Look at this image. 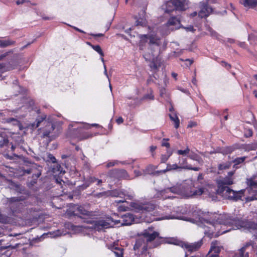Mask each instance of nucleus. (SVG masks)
<instances>
[{
	"instance_id": "obj_31",
	"label": "nucleus",
	"mask_w": 257,
	"mask_h": 257,
	"mask_svg": "<svg viewBox=\"0 0 257 257\" xmlns=\"http://www.w3.org/2000/svg\"><path fill=\"white\" fill-rule=\"evenodd\" d=\"M14 68L12 66H7V64L5 63H0V77H2L3 73L10 71L13 69Z\"/></svg>"
},
{
	"instance_id": "obj_26",
	"label": "nucleus",
	"mask_w": 257,
	"mask_h": 257,
	"mask_svg": "<svg viewBox=\"0 0 257 257\" xmlns=\"http://www.w3.org/2000/svg\"><path fill=\"white\" fill-rule=\"evenodd\" d=\"M240 3L245 7L253 8L257 6V0H240Z\"/></svg>"
},
{
	"instance_id": "obj_15",
	"label": "nucleus",
	"mask_w": 257,
	"mask_h": 257,
	"mask_svg": "<svg viewBox=\"0 0 257 257\" xmlns=\"http://www.w3.org/2000/svg\"><path fill=\"white\" fill-rule=\"evenodd\" d=\"M162 7L165 13L170 14L174 11H177V8L173 0L167 1L162 5Z\"/></svg>"
},
{
	"instance_id": "obj_55",
	"label": "nucleus",
	"mask_w": 257,
	"mask_h": 257,
	"mask_svg": "<svg viewBox=\"0 0 257 257\" xmlns=\"http://www.w3.org/2000/svg\"><path fill=\"white\" fill-rule=\"evenodd\" d=\"M18 121L16 118H13V117H9L5 119V122L7 123H11L13 122H17Z\"/></svg>"
},
{
	"instance_id": "obj_11",
	"label": "nucleus",
	"mask_w": 257,
	"mask_h": 257,
	"mask_svg": "<svg viewBox=\"0 0 257 257\" xmlns=\"http://www.w3.org/2000/svg\"><path fill=\"white\" fill-rule=\"evenodd\" d=\"M110 218H107L106 220L100 219L93 221L94 226L95 229L100 230L103 228H107L111 226L109 222Z\"/></svg>"
},
{
	"instance_id": "obj_36",
	"label": "nucleus",
	"mask_w": 257,
	"mask_h": 257,
	"mask_svg": "<svg viewBox=\"0 0 257 257\" xmlns=\"http://www.w3.org/2000/svg\"><path fill=\"white\" fill-rule=\"evenodd\" d=\"M97 180V178L94 177H90L84 183L83 186L84 188H86L91 184L95 183Z\"/></svg>"
},
{
	"instance_id": "obj_13",
	"label": "nucleus",
	"mask_w": 257,
	"mask_h": 257,
	"mask_svg": "<svg viewBox=\"0 0 257 257\" xmlns=\"http://www.w3.org/2000/svg\"><path fill=\"white\" fill-rule=\"evenodd\" d=\"M179 165L181 169H186L189 170H193L198 171L200 168L198 167H192L191 165L188 164L187 158H179Z\"/></svg>"
},
{
	"instance_id": "obj_60",
	"label": "nucleus",
	"mask_w": 257,
	"mask_h": 257,
	"mask_svg": "<svg viewBox=\"0 0 257 257\" xmlns=\"http://www.w3.org/2000/svg\"><path fill=\"white\" fill-rule=\"evenodd\" d=\"M9 53V52H5V53H4L3 54H1L0 55V61L2 60L5 57H6L8 55Z\"/></svg>"
},
{
	"instance_id": "obj_25",
	"label": "nucleus",
	"mask_w": 257,
	"mask_h": 257,
	"mask_svg": "<svg viewBox=\"0 0 257 257\" xmlns=\"http://www.w3.org/2000/svg\"><path fill=\"white\" fill-rule=\"evenodd\" d=\"M180 24V21L176 17L173 16L169 19L165 25L167 27H169L176 26Z\"/></svg>"
},
{
	"instance_id": "obj_19",
	"label": "nucleus",
	"mask_w": 257,
	"mask_h": 257,
	"mask_svg": "<svg viewBox=\"0 0 257 257\" xmlns=\"http://www.w3.org/2000/svg\"><path fill=\"white\" fill-rule=\"evenodd\" d=\"M166 191L165 189L158 191L154 195V198H160L163 200L172 198L173 197L170 195H166Z\"/></svg>"
},
{
	"instance_id": "obj_43",
	"label": "nucleus",
	"mask_w": 257,
	"mask_h": 257,
	"mask_svg": "<svg viewBox=\"0 0 257 257\" xmlns=\"http://www.w3.org/2000/svg\"><path fill=\"white\" fill-rule=\"evenodd\" d=\"M47 161L53 163H56V158L51 153H48L47 155Z\"/></svg>"
},
{
	"instance_id": "obj_14",
	"label": "nucleus",
	"mask_w": 257,
	"mask_h": 257,
	"mask_svg": "<svg viewBox=\"0 0 257 257\" xmlns=\"http://www.w3.org/2000/svg\"><path fill=\"white\" fill-rule=\"evenodd\" d=\"M70 214L82 218L80 216L81 215L89 216H90L91 212L86 210L83 207L79 206L76 207V209L74 211L71 212Z\"/></svg>"
},
{
	"instance_id": "obj_61",
	"label": "nucleus",
	"mask_w": 257,
	"mask_h": 257,
	"mask_svg": "<svg viewBox=\"0 0 257 257\" xmlns=\"http://www.w3.org/2000/svg\"><path fill=\"white\" fill-rule=\"evenodd\" d=\"M208 30L211 32V35L212 36H217L218 35L217 33L214 31L210 27H209Z\"/></svg>"
},
{
	"instance_id": "obj_5",
	"label": "nucleus",
	"mask_w": 257,
	"mask_h": 257,
	"mask_svg": "<svg viewBox=\"0 0 257 257\" xmlns=\"http://www.w3.org/2000/svg\"><path fill=\"white\" fill-rule=\"evenodd\" d=\"M233 184V179L231 177L225 176L222 179L217 181V192L218 194L222 195L225 192H226L227 189L230 188L227 186Z\"/></svg>"
},
{
	"instance_id": "obj_18",
	"label": "nucleus",
	"mask_w": 257,
	"mask_h": 257,
	"mask_svg": "<svg viewBox=\"0 0 257 257\" xmlns=\"http://www.w3.org/2000/svg\"><path fill=\"white\" fill-rule=\"evenodd\" d=\"M175 6L177 8V11H184L186 10V0H173Z\"/></svg>"
},
{
	"instance_id": "obj_10",
	"label": "nucleus",
	"mask_w": 257,
	"mask_h": 257,
	"mask_svg": "<svg viewBox=\"0 0 257 257\" xmlns=\"http://www.w3.org/2000/svg\"><path fill=\"white\" fill-rule=\"evenodd\" d=\"M24 172L28 174H32L33 180L30 182L31 185H34L37 183L38 178L41 175V171L34 167H31L29 169L24 170Z\"/></svg>"
},
{
	"instance_id": "obj_51",
	"label": "nucleus",
	"mask_w": 257,
	"mask_h": 257,
	"mask_svg": "<svg viewBox=\"0 0 257 257\" xmlns=\"http://www.w3.org/2000/svg\"><path fill=\"white\" fill-rule=\"evenodd\" d=\"M157 146H151L150 147V152L151 153V155L153 158H155L156 155L155 151L157 149Z\"/></svg>"
},
{
	"instance_id": "obj_29",
	"label": "nucleus",
	"mask_w": 257,
	"mask_h": 257,
	"mask_svg": "<svg viewBox=\"0 0 257 257\" xmlns=\"http://www.w3.org/2000/svg\"><path fill=\"white\" fill-rule=\"evenodd\" d=\"M84 128L83 127H78L75 131L76 133L79 134V136H77V138L78 139V140H82L84 139H88L89 136L88 135H81V134H84Z\"/></svg>"
},
{
	"instance_id": "obj_42",
	"label": "nucleus",
	"mask_w": 257,
	"mask_h": 257,
	"mask_svg": "<svg viewBox=\"0 0 257 257\" xmlns=\"http://www.w3.org/2000/svg\"><path fill=\"white\" fill-rule=\"evenodd\" d=\"M253 135V131L251 128H245L244 130V136L245 138L251 137Z\"/></svg>"
},
{
	"instance_id": "obj_4",
	"label": "nucleus",
	"mask_w": 257,
	"mask_h": 257,
	"mask_svg": "<svg viewBox=\"0 0 257 257\" xmlns=\"http://www.w3.org/2000/svg\"><path fill=\"white\" fill-rule=\"evenodd\" d=\"M245 189H241L239 191H234L231 188L227 189L226 192L222 195L224 196L226 198L233 200L234 201H237L239 200H243L242 198L245 196Z\"/></svg>"
},
{
	"instance_id": "obj_47",
	"label": "nucleus",
	"mask_w": 257,
	"mask_h": 257,
	"mask_svg": "<svg viewBox=\"0 0 257 257\" xmlns=\"http://www.w3.org/2000/svg\"><path fill=\"white\" fill-rule=\"evenodd\" d=\"M204 192V189L203 188H199L195 190H194L193 192V195H201L203 194Z\"/></svg>"
},
{
	"instance_id": "obj_12",
	"label": "nucleus",
	"mask_w": 257,
	"mask_h": 257,
	"mask_svg": "<svg viewBox=\"0 0 257 257\" xmlns=\"http://www.w3.org/2000/svg\"><path fill=\"white\" fill-rule=\"evenodd\" d=\"M143 236L139 234V237L136 239V243L134 246V249L135 250L142 249V252L145 251L147 249V244Z\"/></svg>"
},
{
	"instance_id": "obj_3",
	"label": "nucleus",
	"mask_w": 257,
	"mask_h": 257,
	"mask_svg": "<svg viewBox=\"0 0 257 257\" xmlns=\"http://www.w3.org/2000/svg\"><path fill=\"white\" fill-rule=\"evenodd\" d=\"M159 234L158 232L154 230L153 227H149L141 233L140 235L145 238L147 242H152L156 238H159L161 240L158 243V244H160L163 243V240L162 237H159Z\"/></svg>"
},
{
	"instance_id": "obj_27",
	"label": "nucleus",
	"mask_w": 257,
	"mask_h": 257,
	"mask_svg": "<svg viewBox=\"0 0 257 257\" xmlns=\"http://www.w3.org/2000/svg\"><path fill=\"white\" fill-rule=\"evenodd\" d=\"M149 44L150 45H156L158 46L160 45V38H158V37H156L155 36H154L153 35H149Z\"/></svg>"
},
{
	"instance_id": "obj_23",
	"label": "nucleus",
	"mask_w": 257,
	"mask_h": 257,
	"mask_svg": "<svg viewBox=\"0 0 257 257\" xmlns=\"http://www.w3.org/2000/svg\"><path fill=\"white\" fill-rule=\"evenodd\" d=\"M236 149L234 146H226L221 149L220 153L223 155L231 154Z\"/></svg>"
},
{
	"instance_id": "obj_41",
	"label": "nucleus",
	"mask_w": 257,
	"mask_h": 257,
	"mask_svg": "<svg viewBox=\"0 0 257 257\" xmlns=\"http://www.w3.org/2000/svg\"><path fill=\"white\" fill-rule=\"evenodd\" d=\"M169 141V139H166V138L163 139V140L161 141V146L166 147L167 148V150H171L170 149V144L168 142Z\"/></svg>"
},
{
	"instance_id": "obj_1",
	"label": "nucleus",
	"mask_w": 257,
	"mask_h": 257,
	"mask_svg": "<svg viewBox=\"0 0 257 257\" xmlns=\"http://www.w3.org/2000/svg\"><path fill=\"white\" fill-rule=\"evenodd\" d=\"M212 214H209L208 213L204 214L203 216L200 218L201 223L206 224V225L204 224L203 225V228L204 230L205 235L210 239L213 236L217 237L219 235L218 234L214 235L216 228L218 229L219 227L220 228V230L218 233L221 234L231 230L238 229L242 228L253 229L255 230L254 236L257 238L256 223L237 217L229 216H224L223 219H222V221H219V223H217V220L212 218L211 217H209Z\"/></svg>"
},
{
	"instance_id": "obj_59",
	"label": "nucleus",
	"mask_w": 257,
	"mask_h": 257,
	"mask_svg": "<svg viewBox=\"0 0 257 257\" xmlns=\"http://www.w3.org/2000/svg\"><path fill=\"white\" fill-rule=\"evenodd\" d=\"M89 35L93 36L95 38H96L97 37H101L104 36V34L101 33H99L97 34H90Z\"/></svg>"
},
{
	"instance_id": "obj_35",
	"label": "nucleus",
	"mask_w": 257,
	"mask_h": 257,
	"mask_svg": "<svg viewBox=\"0 0 257 257\" xmlns=\"http://www.w3.org/2000/svg\"><path fill=\"white\" fill-rule=\"evenodd\" d=\"M87 44L90 45L93 50L96 51L101 57L104 56V53L99 45H93L90 42H87Z\"/></svg>"
},
{
	"instance_id": "obj_37",
	"label": "nucleus",
	"mask_w": 257,
	"mask_h": 257,
	"mask_svg": "<svg viewBox=\"0 0 257 257\" xmlns=\"http://www.w3.org/2000/svg\"><path fill=\"white\" fill-rule=\"evenodd\" d=\"M247 183L250 189L257 188V182L254 181L253 178L247 179Z\"/></svg>"
},
{
	"instance_id": "obj_49",
	"label": "nucleus",
	"mask_w": 257,
	"mask_h": 257,
	"mask_svg": "<svg viewBox=\"0 0 257 257\" xmlns=\"http://www.w3.org/2000/svg\"><path fill=\"white\" fill-rule=\"evenodd\" d=\"M165 190L166 191V193H176L177 192V189L176 187H170V188H167L165 189Z\"/></svg>"
},
{
	"instance_id": "obj_62",
	"label": "nucleus",
	"mask_w": 257,
	"mask_h": 257,
	"mask_svg": "<svg viewBox=\"0 0 257 257\" xmlns=\"http://www.w3.org/2000/svg\"><path fill=\"white\" fill-rule=\"evenodd\" d=\"M116 121L117 123V124H120L123 122V119L122 118V117H119L116 119Z\"/></svg>"
},
{
	"instance_id": "obj_32",
	"label": "nucleus",
	"mask_w": 257,
	"mask_h": 257,
	"mask_svg": "<svg viewBox=\"0 0 257 257\" xmlns=\"http://www.w3.org/2000/svg\"><path fill=\"white\" fill-rule=\"evenodd\" d=\"M178 169H181L180 166L179 165H177V164H172V165L170 164H167V167H166V169L162 170V172L163 173H166L168 171L175 170H177Z\"/></svg>"
},
{
	"instance_id": "obj_21",
	"label": "nucleus",
	"mask_w": 257,
	"mask_h": 257,
	"mask_svg": "<svg viewBox=\"0 0 257 257\" xmlns=\"http://www.w3.org/2000/svg\"><path fill=\"white\" fill-rule=\"evenodd\" d=\"M15 43V41H14L10 39H0V48H6L10 46L14 45Z\"/></svg>"
},
{
	"instance_id": "obj_22",
	"label": "nucleus",
	"mask_w": 257,
	"mask_h": 257,
	"mask_svg": "<svg viewBox=\"0 0 257 257\" xmlns=\"http://www.w3.org/2000/svg\"><path fill=\"white\" fill-rule=\"evenodd\" d=\"M46 118L47 115L44 113L38 116L35 121L32 124V126L35 127V128L39 127L41 123L46 120Z\"/></svg>"
},
{
	"instance_id": "obj_63",
	"label": "nucleus",
	"mask_w": 257,
	"mask_h": 257,
	"mask_svg": "<svg viewBox=\"0 0 257 257\" xmlns=\"http://www.w3.org/2000/svg\"><path fill=\"white\" fill-rule=\"evenodd\" d=\"M206 257H219V255H218V254H215V253L210 254V252H209V253L206 255Z\"/></svg>"
},
{
	"instance_id": "obj_34",
	"label": "nucleus",
	"mask_w": 257,
	"mask_h": 257,
	"mask_svg": "<svg viewBox=\"0 0 257 257\" xmlns=\"http://www.w3.org/2000/svg\"><path fill=\"white\" fill-rule=\"evenodd\" d=\"M217 241L215 240L214 241H213L211 243V246L210 249L209 250V252L211 251H214L215 254H218V253L220 251V249L219 247L216 246L217 244Z\"/></svg>"
},
{
	"instance_id": "obj_2",
	"label": "nucleus",
	"mask_w": 257,
	"mask_h": 257,
	"mask_svg": "<svg viewBox=\"0 0 257 257\" xmlns=\"http://www.w3.org/2000/svg\"><path fill=\"white\" fill-rule=\"evenodd\" d=\"M130 206L136 212L141 213H147L153 212L156 208L154 204L152 203H139L132 202Z\"/></svg>"
},
{
	"instance_id": "obj_54",
	"label": "nucleus",
	"mask_w": 257,
	"mask_h": 257,
	"mask_svg": "<svg viewBox=\"0 0 257 257\" xmlns=\"http://www.w3.org/2000/svg\"><path fill=\"white\" fill-rule=\"evenodd\" d=\"M5 157L7 159H9L11 160L14 159L15 157L17 158H20V156L16 154H13L12 156L9 155V154H6Z\"/></svg>"
},
{
	"instance_id": "obj_57",
	"label": "nucleus",
	"mask_w": 257,
	"mask_h": 257,
	"mask_svg": "<svg viewBox=\"0 0 257 257\" xmlns=\"http://www.w3.org/2000/svg\"><path fill=\"white\" fill-rule=\"evenodd\" d=\"M21 200L19 197H12L10 199V201L11 202H19Z\"/></svg>"
},
{
	"instance_id": "obj_33",
	"label": "nucleus",
	"mask_w": 257,
	"mask_h": 257,
	"mask_svg": "<svg viewBox=\"0 0 257 257\" xmlns=\"http://www.w3.org/2000/svg\"><path fill=\"white\" fill-rule=\"evenodd\" d=\"M246 157H238L234 159L232 161V163H234L233 167L234 168H237V166L239 164H240L244 162Z\"/></svg>"
},
{
	"instance_id": "obj_7",
	"label": "nucleus",
	"mask_w": 257,
	"mask_h": 257,
	"mask_svg": "<svg viewBox=\"0 0 257 257\" xmlns=\"http://www.w3.org/2000/svg\"><path fill=\"white\" fill-rule=\"evenodd\" d=\"M144 58L145 59L146 61H150L149 66L150 68V70L154 73H157L159 71V68L162 65L160 60L157 57H154L151 61H150L148 58V54H147L144 55Z\"/></svg>"
},
{
	"instance_id": "obj_20",
	"label": "nucleus",
	"mask_w": 257,
	"mask_h": 257,
	"mask_svg": "<svg viewBox=\"0 0 257 257\" xmlns=\"http://www.w3.org/2000/svg\"><path fill=\"white\" fill-rule=\"evenodd\" d=\"M111 249L113 252L115 254V257H123V248L116 246L115 245H113L111 246Z\"/></svg>"
},
{
	"instance_id": "obj_56",
	"label": "nucleus",
	"mask_w": 257,
	"mask_h": 257,
	"mask_svg": "<svg viewBox=\"0 0 257 257\" xmlns=\"http://www.w3.org/2000/svg\"><path fill=\"white\" fill-rule=\"evenodd\" d=\"M197 125V123L195 121H190L189 122V123L188 124V127H193Z\"/></svg>"
},
{
	"instance_id": "obj_48",
	"label": "nucleus",
	"mask_w": 257,
	"mask_h": 257,
	"mask_svg": "<svg viewBox=\"0 0 257 257\" xmlns=\"http://www.w3.org/2000/svg\"><path fill=\"white\" fill-rule=\"evenodd\" d=\"M129 209V207L125 206L124 205H120L117 208L118 211L119 212L126 211L128 210Z\"/></svg>"
},
{
	"instance_id": "obj_44",
	"label": "nucleus",
	"mask_w": 257,
	"mask_h": 257,
	"mask_svg": "<svg viewBox=\"0 0 257 257\" xmlns=\"http://www.w3.org/2000/svg\"><path fill=\"white\" fill-rule=\"evenodd\" d=\"M257 149V143L247 145L245 147V149L248 151L255 150Z\"/></svg>"
},
{
	"instance_id": "obj_8",
	"label": "nucleus",
	"mask_w": 257,
	"mask_h": 257,
	"mask_svg": "<svg viewBox=\"0 0 257 257\" xmlns=\"http://www.w3.org/2000/svg\"><path fill=\"white\" fill-rule=\"evenodd\" d=\"M200 4V10L198 13L199 16L201 18H206L212 13L213 10L212 8L208 5V1H206Z\"/></svg>"
},
{
	"instance_id": "obj_9",
	"label": "nucleus",
	"mask_w": 257,
	"mask_h": 257,
	"mask_svg": "<svg viewBox=\"0 0 257 257\" xmlns=\"http://www.w3.org/2000/svg\"><path fill=\"white\" fill-rule=\"evenodd\" d=\"M203 244L202 240L201 239L197 242L189 244L181 242L180 245L185 248L189 252H193L198 250Z\"/></svg>"
},
{
	"instance_id": "obj_50",
	"label": "nucleus",
	"mask_w": 257,
	"mask_h": 257,
	"mask_svg": "<svg viewBox=\"0 0 257 257\" xmlns=\"http://www.w3.org/2000/svg\"><path fill=\"white\" fill-rule=\"evenodd\" d=\"M220 63L227 70H229L231 68V65L225 61H221Z\"/></svg>"
},
{
	"instance_id": "obj_46",
	"label": "nucleus",
	"mask_w": 257,
	"mask_h": 257,
	"mask_svg": "<svg viewBox=\"0 0 257 257\" xmlns=\"http://www.w3.org/2000/svg\"><path fill=\"white\" fill-rule=\"evenodd\" d=\"M9 140L8 138H4V139L0 141V148L4 147V146H8L9 144Z\"/></svg>"
},
{
	"instance_id": "obj_24",
	"label": "nucleus",
	"mask_w": 257,
	"mask_h": 257,
	"mask_svg": "<svg viewBox=\"0 0 257 257\" xmlns=\"http://www.w3.org/2000/svg\"><path fill=\"white\" fill-rule=\"evenodd\" d=\"M169 116L171 120L173 122L175 128H179L180 126V120L176 113L169 114Z\"/></svg>"
},
{
	"instance_id": "obj_6",
	"label": "nucleus",
	"mask_w": 257,
	"mask_h": 257,
	"mask_svg": "<svg viewBox=\"0 0 257 257\" xmlns=\"http://www.w3.org/2000/svg\"><path fill=\"white\" fill-rule=\"evenodd\" d=\"M107 177L113 180H129L130 176L126 170L124 169H114L109 170L107 175Z\"/></svg>"
},
{
	"instance_id": "obj_38",
	"label": "nucleus",
	"mask_w": 257,
	"mask_h": 257,
	"mask_svg": "<svg viewBox=\"0 0 257 257\" xmlns=\"http://www.w3.org/2000/svg\"><path fill=\"white\" fill-rule=\"evenodd\" d=\"M188 157L190 159L198 162L199 163L202 161L201 157L196 153H192L188 156Z\"/></svg>"
},
{
	"instance_id": "obj_30",
	"label": "nucleus",
	"mask_w": 257,
	"mask_h": 257,
	"mask_svg": "<svg viewBox=\"0 0 257 257\" xmlns=\"http://www.w3.org/2000/svg\"><path fill=\"white\" fill-rule=\"evenodd\" d=\"M231 164V161H227L224 163L219 164L218 165V169L219 171L227 170L230 168Z\"/></svg>"
},
{
	"instance_id": "obj_53",
	"label": "nucleus",
	"mask_w": 257,
	"mask_h": 257,
	"mask_svg": "<svg viewBox=\"0 0 257 257\" xmlns=\"http://www.w3.org/2000/svg\"><path fill=\"white\" fill-rule=\"evenodd\" d=\"M246 201L249 202L257 199V194H255L251 196H247L245 197Z\"/></svg>"
},
{
	"instance_id": "obj_16",
	"label": "nucleus",
	"mask_w": 257,
	"mask_h": 257,
	"mask_svg": "<svg viewBox=\"0 0 257 257\" xmlns=\"http://www.w3.org/2000/svg\"><path fill=\"white\" fill-rule=\"evenodd\" d=\"M51 172L53 175L56 177L57 176H59L60 175H63L65 172H63L62 168L61 165L58 163H55L51 168Z\"/></svg>"
},
{
	"instance_id": "obj_40",
	"label": "nucleus",
	"mask_w": 257,
	"mask_h": 257,
	"mask_svg": "<svg viewBox=\"0 0 257 257\" xmlns=\"http://www.w3.org/2000/svg\"><path fill=\"white\" fill-rule=\"evenodd\" d=\"M190 149L187 147L184 150H178L176 153L179 155L186 156L190 152Z\"/></svg>"
},
{
	"instance_id": "obj_28",
	"label": "nucleus",
	"mask_w": 257,
	"mask_h": 257,
	"mask_svg": "<svg viewBox=\"0 0 257 257\" xmlns=\"http://www.w3.org/2000/svg\"><path fill=\"white\" fill-rule=\"evenodd\" d=\"M173 154V151L171 150H167L166 154H162L161 156V163H165Z\"/></svg>"
},
{
	"instance_id": "obj_45",
	"label": "nucleus",
	"mask_w": 257,
	"mask_h": 257,
	"mask_svg": "<svg viewBox=\"0 0 257 257\" xmlns=\"http://www.w3.org/2000/svg\"><path fill=\"white\" fill-rule=\"evenodd\" d=\"M144 99H149L150 100H154V95L153 94V91L152 89H150V93L147 94L144 96Z\"/></svg>"
},
{
	"instance_id": "obj_39",
	"label": "nucleus",
	"mask_w": 257,
	"mask_h": 257,
	"mask_svg": "<svg viewBox=\"0 0 257 257\" xmlns=\"http://www.w3.org/2000/svg\"><path fill=\"white\" fill-rule=\"evenodd\" d=\"M140 39V43L142 45L146 44L149 40V35H140L139 36Z\"/></svg>"
},
{
	"instance_id": "obj_17",
	"label": "nucleus",
	"mask_w": 257,
	"mask_h": 257,
	"mask_svg": "<svg viewBox=\"0 0 257 257\" xmlns=\"http://www.w3.org/2000/svg\"><path fill=\"white\" fill-rule=\"evenodd\" d=\"M55 129V125L52 123H48L46 125V128L43 131V138H51L50 134L54 131Z\"/></svg>"
},
{
	"instance_id": "obj_58",
	"label": "nucleus",
	"mask_w": 257,
	"mask_h": 257,
	"mask_svg": "<svg viewBox=\"0 0 257 257\" xmlns=\"http://www.w3.org/2000/svg\"><path fill=\"white\" fill-rule=\"evenodd\" d=\"M153 82H154V80L152 78V76L150 75L147 80V85H150Z\"/></svg>"
},
{
	"instance_id": "obj_52",
	"label": "nucleus",
	"mask_w": 257,
	"mask_h": 257,
	"mask_svg": "<svg viewBox=\"0 0 257 257\" xmlns=\"http://www.w3.org/2000/svg\"><path fill=\"white\" fill-rule=\"evenodd\" d=\"M145 24V20L143 19H137L136 21V26H143Z\"/></svg>"
},
{
	"instance_id": "obj_64",
	"label": "nucleus",
	"mask_w": 257,
	"mask_h": 257,
	"mask_svg": "<svg viewBox=\"0 0 257 257\" xmlns=\"http://www.w3.org/2000/svg\"><path fill=\"white\" fill-rule=\"evenodd\" d=\"M115 165V163L114 162H109L106 165V167L107 168H109V167H112L113 166H114Z\"/></svg>"
}]
</instances>
